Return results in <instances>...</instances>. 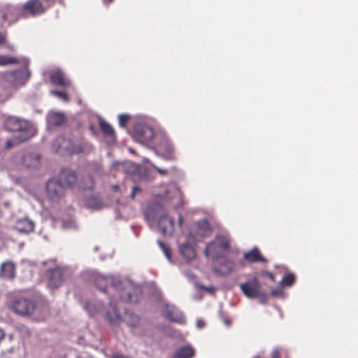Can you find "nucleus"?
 <instances>
[{"instance_id":"obj_43","label":"nucleus","mask_w":358,"mask_h":358,"mask_svg":"<svg viewBox=\"0 0 358 358\" xmlns=\"http://www.w3.org/2000/svg\"><path fill=\"white\" fill-rule=\"evenodd\" d=\"M113 189L115 190V191H117L118 189V187L116 186V185H114L113 186Z\"/></svg>"},{"instance_id":"obj_32","label":"nucleus","mask_w":358,"mask_h":358,"mask_svg":"<svg viewBox=\"0 0 358 358\" xmlns=\"http://www.w3.org/2000/svg\"><path fill=\"white\" fill-rule=\"evenodd\" d=\"M85 309L89 313L90 316H94L96 313L99 312V310L95 307V306L90 302H87L85 303Z\"/></svg>"},{"instance_id":"obj_10","label":"nucleus","mask_w":358,"mask_h":358,"mask_svg":"<svg viewBox=\"0 0 358 358\" xmlns=\"http://www.w3.org/2000/svg\"><path fill=\"white\" fill-rule=\"evenodd\" d=\"M45 280L47 287L54 291L58 289L64 282V273L59 266L49 268L45 273Z\"/></svg>"},{"instance_id":"obj_33","label":"nucleus","mask_w":358,"mask_h":358,"mask_svg":"<svg viewBox=\"0 0 358 358\" xmlns=\"http://www.w3.org/2000/svg\"><path fill=\"white\" fill-rule=\"evenodd\" d=\"M50 94L57 96L58 98L62 99L65 102H68L69 101V98L65 92H59L57 90H52L50 92Z\"/></svg>"},{"instance_id":"obj_7","label":"nucleus","mask_w":358,"mask_h":358,"mask_svg":"<svg viewBox=\"0 0 358 358\" xmlns=\"http://www.w3.org/2000/svg\"><path fill=\"white\" fill-rule=\"evenodd\" d=\"M35 308L36 305L31 299L22 296L13 297L10 303V308L14 313L21 316L31 315Z\"/></svg>"},{"instance_id":"obj_17","label":"nucleus","mask_w":358,"mask_h":358,"mask_svg":"<svg viewBox=\"0 0 358 358\" xmlns=\"http://www.w3.org/2000/svg\"><path fill=\"white\" fill-rule=\"evenodd\" d=\"M195 355L194 349L189 345L178 348L173 354L172 358H193Z\"/></svg>"},{"instance_id":"obj_34","label":"nucleus","mask_w":358,"mask_h":358,"mask_svg":"<svg viewBox=\"0 0 358 358\" xmlns=\"http://www.w3.org/2000/svg\"><path fill=\"white\" fill-rule=\"evenodd\" d=\"M129 119V116L128 115H125V114L120 115L118 117L119 125L121 127H124L126 126V124H127Z\"/></svg>"},{"instance_id":"obj_38","label":"nucleus","mask_w":358,"mask_h":358,"mask_svg":"<svg viewBox=\"0 0 358 358\" xmlns=\"http://www.w3.org/2000/svg\"><path fill=\"white\" fill-rule=\"evenodd\" d=\"M200 288L203 290H205V291L209 292L210 294H214L215 292V289L213 287H206L204 285H201V286H200Z\"/></svg>"},{"instance_id":"obj_42","label":"nucleus","mask_w":358,"mask_h":358,"mask_svg":"<svg viewBox=\"0 0 358 358\" xmlns=\"http://www.w3.org/2000/svg\"><path fill=\"white\" fill-rule=\"evenodd\" d=\"M178 219H179V224H180V225L181 226V225H182V215H179Z\"/></svg>"},{"instance_id":"obj_31","label":"nucleus","mask_w":358,"mask_h":358,"mask_svg":"<svg viewBox=\"0 0 358 358\" xmlns=\"http://www.w3.org/2000/svg\"><path fill=\"white\" fill-rule=\"evenodd\" d=\"M126 320L128 324L131 327L136 326L139 322V318L133 314H126Z\"/></svg>"},{"instance_id":"obj_30","label":"nucleus","mask_w":358,"mask_h":358,"mask_svg":"<svg viewBox=\"0 0 358 358\" xmlns=\"http://www.w3.org/2000/svg\"><path fill=\"white\" fill-rule=\"evenodd\" d=\"M158 245H159V248H161V250L164 252V255L166 256L167 259L169 262H171V249L161 241H158Z\"/></svg>"},{"instance_id":"obj_37","label":"nucleus","mask_w":358,"mask_h":358,"mask_svg":"<svg viewBox=\"0 0 358 358\" xmlns=\"http://www.w3.org/2000/svg\"><path fill=\"white\" fill-rule=\"evenodd\" d=\"M262 276L270 278L272 281H275V275L273 273L269 271H262L260 274Z\"/></svg>"},{"instance_id":"obj_39","label":"nucleus","mask_w":358,"mask_h":358,"mask_svg":"<svg viewBox=\"0 0 358 358\" xmlns=\"http://www.w3.org/2000/svg\"><path fill=\"white\" fill-rule=\"evenodd\" d=\"M152 167L155 169V170L156 171H157L160 175L162 176H164L167 173V171L166 170H164V169H160L155 165L152 166Z\"/></svg>"},{"instance_id":"obj_2","label":"nucleus","mask_w":358,"mask_h":358,"mask_svg":"<svg viewBox=\"0 0 358 358\" xmlns=\"http://www.w3.org/2000/svg\"><path fill=\"white\" fill-rule=\"evenodd\" d=\"M95 285L103 292H112L113 290L117 292L120 299L124 301L136 303L139 301L138 291L134 290L131 292L126 288L119 290L118 287H115L112 278H107L103 275L98 276L95 280Z\"/></svg>"},{"instance_id":"obj_45","label":"nucleus","mask_w":358,"mask_h":358,"mask_svg":"<svg viewBox=\"0 0 358 358\" xmlns=\"http://www.w3.org/2000/svg\"><path fill=\"white\" fill-rule=\"evenodd\" d=\"M254 358H259V357H254Z\"/></svg>"},{"instance_id":"obj_6","label":"nucleus","mask_w":358,"mask_h":358,"mask_svg":"<svg viewBox=\"0 0 358 358\" xmlns=\"http://www.w3.org/2000/svg\"><path fill=\"white\" fill-rule=\"evenodd\" d=\"M240 289L248 298L258 299L262 303H265L267 301L268 295L265 292L262 291L261 284L257 278L241 283Z\"/></svg>"},{"instance_id":"obj_21","label":"nucleus","mask_w":358,"mask_h":358,"mask_svg":"<svg viewBox=\"0 0 358 358\" xmlns=\"http://www.w3.org/2000/svg\"><path fill=\"white\" fill-rule=\"evenodd\" d=\"M99 127L103 135L109 138L111 141L116 140L115 133L113 127L104 120L99 121Z\"/></svg>"},{"instance_id":"obj_13","label":"nucleus","mask_w":358,"mask_h":358,"mask_svg":"<svg viewBox=\"0 0 358 358\" xmlns=\"http://www.w3.org/2000/svg\"><path fill=\"white\" fill-rule=\"evenodd\" d=\"M158 227L163 235H171L174 230V221L166 215H162L158 221Z\"/></svg>"},{"instance_id":"obj_27","label":"nucleus","mask_w":358,"mask_h":358,"mask_svg":"<svg viewBox=\"0 0 358 358\" xmlns=\"http://www.w3.org/2000/svg\"><path fill=\"white\" fill-rule=\"evenodd\" d=\"M295 282V276L293 273H286L281 281V284L283 286H287L290 287L292 286Z\"/></svg>"},{"instance_id":"obj_23","label":"nucleus","mask_w":358,"mask_h":358,"mask_svg":"<svg viewBox=\"0 0 358 358\" xmlns=\"http://www.w3.org/2000/svg\"><path fill=\"white\" fill-rule=\"evenodd\" d=\"M34 224L28 220H22L18 222L17 230L21 232H29L34 230Z\"/></svg>"},{"instance_id":"obj_11","label":"nucleus","mask_w":358,"mask_h":358,"mask_svg":"<svg viewBox=\"0 0 358 358\" xmlns=\"http://www.w3.org/2000/svg\"><path fill=\"white\" fill-rule=\"evenodd\" d=\"M156 136L154 129L147 125L138 124L134 129V138L143 144L148 143L154 138L156 139Z\"/></svg>"},{"instance_id":"obj_4","label":"nucleus","mask_w":358,"mask_h":358,"mask_svg":"<svg viewBox=\"0 0 358 358\" xmlns=\"http://www.w3.org/2000/svg\"><path fill=\"white\" fill-rule=\"evenodd\" d=\"M55 4V0H27L20 7V15L24 18L43 15Z\"/></svg>"},{"instance_id":"obj_15","label":"nucleus","mask_w":358,"mask_h":358,"mask_svg":"<svg viewBox=\"0 0 358 358\" xmlns=\"http://www.w3.org/2000/svg\"><path fill=\"white\" fill-rule=\"evenodd\" d=\"M179 252L184 259L190 262L196 257V252L193 245L187 242L179 246Z\"/></svg>"},{"instance_id":"obj_9","label":"nucleus","mask_w":358,"mask_h":358,"mask_svg":"<svg viewBox=\"0 0 358 358\" xmlns=\"http://www.w3.org/2000/svg\"><path fill=\"white\" fill-rule=\"evenodd\" d=\"M157 152L166 159L172 160L175 157V152L169 139L164 135L157 134L155 142Z\"/></svg>"},{"instance_id":"obj_1","label":"nucleus","mask_w":358,"mask_h":358,"mask_svg":"<svg viewBox=\"0 0 358 358\" xmlns=\"http://www.w3.org/2000/svg\"><path fill=\"white\" fill-rule=\"evenodd\" d=\"M76 181L77 177L73 171L69 169H62L57 181L50 180L46 184L49 199L52 201L58 200L63 195V189L73 186Z\"/></svg>"},{"instance_id":"obj_24","label":"nucleus","mask_w":358,"mask_h":358,"mask_svg":"<svg viewBox=\"0 0 358 358\" xmlns=\"http://www.w3.org/2000/svg\"><path fill=\"white\" fill-rule=\"evenodd\" d=\"M50 120L53 124L60 126L65 122V116L62 113H54L50 116Z\"/></svg>"},{"instance_id":"obj_22","label":"nucleus","mask_w":358,"mask_h":358,"mask_svg":"<svg viewBox=\"0 0 358 358\" xmlns=\"http://www.w3.org/2000/svg\"><path fill=\"white\" fill-rule=\"evenodd\" d=\"M86 206L92 210L100 209L103 207L102 200L98 196H90L86 200Z\"/></svg>"},{"instance_id":"obj_14","label":"nucleus","mask_w":358,"mask_h":358,"mask_svg":"<svg viewBox=\"0 0 358 358\" xmlns=\"http://www.w3.org/2000/svg\"><path fill=\"white\" fill-rule=\"evenodd\" d=\"M105 317L113 324H118L122 320V317L117 310L116 303L113 299L110 300L109 309L106 310Z\"/></svg>"},{"instance_id":"obj_44","label":"nucleus","mask_w":358,"mask_h":358,"mask_svg":"<svg viewBox=\"0 0 358 358\" xmlns=\"http://www.w3.org/2000/svg\"><path fill=\"white\" fill-rule=\"evenodd\" d=\"M271 294H272L273 296H275V295H276V292H275L274 290H273V291L271 292Z\"/></svg>"},{"instance_id":"obj_26","label":"nucleus","mask_w":358,"mask_h":358,"mask_svg":"<svg viewBox=\"0 0 358 358\" xmlns=\"http://www.w3.org/2000/svg\"><path fill=\"white\" fill-rule=\"evenodd\" d=\"M271 358H289L287 350L280 348H275L273 350L271 354Z\"/></svg>"},{"instance_id":"obj_41","label":"nucleus","mask_w":358,"mask_h":358,"mask_svg":"<svg viewBox=\"0 0 358 358\" xmlns=\"http://www.w3.org/2000/svg\"><path fill=\"white\" fill-rule=\"evenodd\" d=\"M113 1V0H103V3L106 5H108L109 3H110Z\"/></svg>"},{"instance_id":"obj_12","label":"nucleus","mask_w":358,"mask_h":358,"mask_svg":"<svg viewBox=\"0 0 358 358\" xmlns=\"http://www.w3.org/2000/svg\"><path fill=\"white\" fill-rule=\"evenodd\" d=\"M162 314L165 318L171 322L181 324L185 323V317L183 314L173 306H166Z\"/></svg>"},{"instance_id":"obj_36","label":"nucleus","mask_w":358,"mask_h":358,"mask_svg":"<svg viewBox=\"0 0 358 358\" xmlns=\"http://www.w3.org/2000/svg\"><path fill=\"white\" fill-rule=\"evenodd\" d=\"M141 191H142V189H141V187H138V186H135V187H133V189H132V192H131V193L130 197H131V199H134L135 198V196H136L137 194H138V193L141 192Z\"/></svg>"},{"instance_id":"obj_16","label":"nucleus","mask_w":358,"mask_h":358,"mask_svg":"<svg viewBox=\"0 0 358 358\" xmlns=\"http://www.w3.org/2000/svg\"><path fill=\"white\" fill-rule=\"evenodd\" d=\"M50 80L57 86L68 87L70 85L69 80L65 77L64 73L59 70L51 72Z\"/></svg>"},{"instance_id":"obj_40","label":"nucleus","mask_w":358,"mask_h":358,"mask_svg":"<svg viewBox=\"0 0 358 358\" xmlns=\"http://www.w3.org/2000/svg\"><path fill=\"white\" fill-rule=\"evenodd\" d=\"M87 180H88L90 182V185L87 186V188L92 189L93 187V185H94L92 178L90 176H89L87 178Z\"/></svg>"},{"instance_id":"obj_19","label":"nucleus","mask_w":358,"mask_h":358,"mask_svg":"<svg viewBox=\"0 0 358 358\" xmlns=\"http://www.w3.org/2000/svg\"><path fill=\"white\" fill-rule=\"evenodd\" d=\"M234 262L229 259L224 258L223 262H220L218 266L215 268L216 273L222 275L229 274L234 269Z\"/></svg>"},{"instance_id":"obj_35","label":"nucleus","mask_w":358,"mask_h":358,"mask_svg":"<svg viewBox=\"0 0 358 358\" xmlns=\"http://www.w3.org/2000/svg\"><path fill=\"white\" fill-rule=\"evenodd\" d=\"M17 138V136L15 137L13 140H8L6 144V148L7 149H9L13 147L14 145L19 144L20 143H18Z\"/></svg>"},{"instance_id":"obj_8","label":"nucleus","mask_w":358,"mask_h":358,"mask_svg":"<svg viewBox=\"0 0 358 358\" xmlns=\"http://www.w3.org/2000/svg\"><path fill=\"white\" fill-rule=\"evenodd\" d=\"M52 147L55 152L61 155L78 154L83 152V148L81 145H76L70 139L63 136L57 138L52 143Z\"/></svg>"},{"instance_id":"obj_25","label":"nucleus","mask_w":358,"mask_h":358,"mask_svg":"<svg viewBox=\"0 0 358 358\" xmlns=\"http://www.w3.org/2000/svg\"><path fill=\"white\" fill-rule=\"evenodd\" d=\"M18 63L19 59L14 57L0 55V66H7Z\"/></svg>"},{"instance_id":"obj_29","label":"nucleus","mask_w":358,"mask_h":358,"mask_svg":"<svg viewBox=\"0 0 358 358\" xmlns=\"http://www.w3.org/2000/svg\"><path fill=\"white\" fill-rule=\"evenodd\" d=\"M197 226H198L199 229H203V233H201V232H199L198 231L197 233L199 234H201L202 236H205V235H207L208 234H209L210 232V229L209 228L208 224L206 221L198 222Z\"/></svg>"},{"instance_id":"obj_5","label":"nucleus","mask_w":358,"mask_h":358,"mask_svg":"<svg viewBox=\"0 0 358 358\" xmlns=\"http://www.w3.org/2000/svg\"><path fill=\"white\" fill-rule=\"evenodd\" d=\"M231 250V241L227 236H217L210 242L205 249V255L214 260L222 259L223 253H228Z\"/></svg>"},{"instance_id":"obj_20","label":"nucleus","mask_w":358,"mask_h":358,"mask_svg":"<svg viewBox=\"0 0 358 358\" xmlns=\"http://www.w3.org/2000/svg\"><path fill=\"white\" fill-rule=\"evenodd\" d=\"M1 275L8 279H12L15 277V267L11 262H6L1 264Z\"/></svg>"},{"instance_id":"obj_28","label":"nucleus","mask_w":358,"mask_h":358,"mask_svg":"<svg viewBox=\"0 0 358 358\" xmlns=\"http://www.w3.org/2000/svg\"><path fill=\"white\" fill-rule=\"evenodd\" d=\"M0 45H3L9 50H14V47L7 42V36L5 32L0 31Z\"/></svg>"},{"instance_id":"obj_18","label":"nucleus","mask_w":358,"mask_h":358,"mask_svg":"<svg viewBox=\"0 0 358 358\" xmlns=\"http://www.w3.org/2000/svg\"><path fill=\"white\" fill-rule=\"evenodd\" d=\"M243 259L248 262H266L267 260L260 253L257 248L244 253Z\"/></svg>"},{"instance_id":"obj_3","label":"nucleus","mask_w":358,"mask_h":358,"mask_svg":"<svg viewBox=\"0 0 358 358\" xmlns=\"http://www.w3.org/2000/svg\"><path fill=\"white\" fill-rule=\"evenodd\" d=\"M4 127L8 131L18 134L17 138L18 143L28 141L34 135L29 122L17 117H8L4 122Z\"/></svg>"}]
</instances>
